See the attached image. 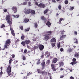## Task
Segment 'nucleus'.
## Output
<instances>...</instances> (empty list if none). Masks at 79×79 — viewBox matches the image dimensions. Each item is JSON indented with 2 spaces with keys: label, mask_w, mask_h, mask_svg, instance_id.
<instances>
[{
  "label": "nucleus",
  "mask_w": 79,
  "mask_h": 79,
  "mask_svg": "<svg viewBox=\"0 0 79 79\" xmlns=\"http://www.w3.org/2000/svg\"><path fill=\"white\" fill-rule=\"evenodd\" d=\"M10 18H11V21H12V17H11V15L10 14L7 15L6 17V20L7 21V23L10 26V30L11 32L14 31L13 28H11V26L12 25V21L10 20Z\"/></svg>",
  "instance_id": "nucleus-1"
},
{
  "label": "nucleus",
  "mask_w": 79,
  "mask_h": 79,
  "mask_svg": "<svg viewBox=\"0 0 79 79\" xmlns=\"http://www.w3.org/2000/svg\"><path fill=\"white\" fill-rule=\"evenodd\" d=\"M12 60V58L10 59L9 61V65L8 66L6 70V72L8 74L9 76H11V67L10 65L11 64Z\"/></svg>",
  "instance_id": "nucleus-2"
},
{
  "label": "nucleus",
  "mask_w": 79,
  "mask_h": 79,
  "mask_svg": "<svg viewBox=\"0 0 79 79\" xmlns=\"http://www.w3.org/2000/svg\"><path fill=\"white\" fill-rule=\"evenodd\" d=\"M35 4L36 5L38 6V7H41L42 8H45L46 6L45 4L41 3L39 4L37 2H35Z\"/></svg>",
  "instance_id": "nucleus-3"
},
{
  "label": "nucleus",
  "mask_w": 79,
  "mask_h": 79,
  "mask_svg": "<svg viewBox=\"0 0 79 79\" xmlns=\"http://www.w3.org/2000/svg\"><path fill=\"white\" fill-rule=\"evenodd\" d=\"M43 36H45L44 37V39L46 41L50 39L51 36L47 35V34L44 35Z\"/></svg>",
  "instance_id": "nucleus-4"
},
{
  "label": "nucleus",
  "mask_w": 79,
  "mask_h": 79,
  "mask_svg": "<svg viewBox=\"0 0 79 79\" xmlns=\"http://www.w3.org/2000/svg\"><path fill=\"white\" fill-rule=\"evenodd\" d=\"M31 9H25L24 11V12L25 14L28 15V14H30L31 13Z\"/></svg>",
  "instance_id": "nucleus-5"
},
{
  "label": "nucleus",
  "mask_w": 79,
  "mask_h": 79,
  "mask_svg": "<svg viewBox=\"0 0 79 79\" xmlns=\"http://www.w3.org/2000/svg\"><path fill=\"white\" fill-rule=\"evenodd\" d=\"M51 69L53 70V71H56L57 70V69L55 68V65L53 64H51Z\"/></svg>",
  "instance_id": "nucleus-6"
},
{
  "label": "nucleus",
  "mask_w": 79,
  "mask_h": 79,
  "mask_svg": "<svg viewBox=\"0 0 79 79\" xmlns=\"http://www.w3.org/2000/svg\"><path fill=\"white\" fill-rule=\"evenodd\" d=\"M38 47L40 50L42 51L44 48V46L42 44H39L38 46Z\"/></svg>",
  "instance_id": "nucleus-7"
},
{
  "label": "nucleus",
  "mask_w": 79,
  "mask_h": 79,
  "mask_svg": "<svg viewBox=\"0 0 79 79\" xmlns=\"http://www.w3.org/2000/svg\"><path fill=\"white\" fill-rule=\"evenodd\" d=\"M12 10L13 11L14 13H17V11H18V9L15 6H13L12 8Z\"/></svg>",
  "instance_id": "nucleus-8"
},
{
  "label": "nucleus",
  "mask_w": 79,
  "mask_h": 79,
  "mask_svg": "<svg viewBox=\"0 0 79 79\" xmlns=\"http://www.w3.org/2000/svg\"><path fill=\"white\" fill-rule=\"evenodd\" d=\"M41 65L42 67V69H44L45 67V61H43L41 63Z\"/></svg>",
  "instance_id": "nucleus-9"
},
{
  "label": "nucleus",
  "mask_w": 79,
  "mask_h": 79,
  "mask_svg": "<svg viewBox=\"0 0 79 79\" xmlns=\"http://www.w3.org/2000/svg\"><path fill=\"white\" fill-rule=\"evenodd\" d=\"M45 56H47V58H48L50 56V52H48V51H47L45 53Z\"/></svg>",
  "instance_id": "nucleus-10"
},
{
  "label": "nucleus",
  "mask_w": 79,
  "mask_h": 79,
  "mask_svg": "<svg viewBox=\"0 0 79 79\" xmlns=\"http://www.w3.org/2000/svg\"><path fill=\"white\" fill-rule=\"evenodd\" d=\"M10 44H11V40H8L5 42V44L8 45V46L10 45Z\"/></svg>",
  "instance_id": "nucleus-11"
},
{
  "label": "nucleus",
  "mask_w": 79,
  "mask_h": 79,
  "mask_svg": "<svg viewBox=\"0 0 79 79\" xmlns=\"http://www.w3.org/2000/svg\"><path fill=\"white\" fill-rule=\"evenodd\" d=\"M62 21H64V18H60L59 22H57V24H61V22Z\"/></svg>",
  "instance_id": "nucleus-12"
},
{
  "label": "nucleus",
  "mask_w": 79,
  "mask_h": 79,
  "mask_svg": "<svg viewBox=\"0 0 79 79\" xmlns=\"http://www.w3.org/2000/svg\"><path fill=\"white\" fill-rule=\"evenodd\" d=\"M66 35H62L60 37V40H63L64 38H65L66 37Z\"/></svg>",
  "instance_id": "nucleus-13"
},
{
  "label": "nucleus",
  "mask_w": 79,
  "mask_h": 79,
  "mask_svg": "<svg viewBox=\"0 0 79 79\" xmlns=\"http://www.w3.org/2000/svg\"><path fill=\"white\" fill-rule=\"evenodd\" d=\"M46 24L47 26H48L49 27H50L51 26V23H50L49 21H48L46 23Z\"/></svg>",
  "instance_id": "nucleus-14"
},
{
  "label": "nucleus",
  "mask_w": 79,
  "mask_h": 79,
  "mask_svg": "<svg viewBox=\"0 0 79 79\" xmlns=\"http://www.w3.org/2000/svg\"><path fill=\"white\" fill-rule=\"evenodd\" d=\"M52 32H53L52 31H46V34H47V35H52V34L51 33H52Z\"/></svg>",
  "instance_id": "nucleus-15"
},
{
  "label": "nucleus",
  "mask_w": 79,
  "mask_h": 79,
  "mask_svg": "<svg viewBox=\"0 0 79 79\" xmlns=\"http://www.w3.org/2000/svg\"><path fill=\"white\" fill-rule=\"evenodd\" d=\"M75 57L76 58H79V54L77 52H76L74 55Z\"/></svg>",
  "instance_id": "nucleus-16"
},
{
  "label": "nucleus",
  "mask_w": 79,
  "mask_h": 79,
  "mask_svg": "<svg viewBox=\"0 0 79 79\" xmlns=\"http://www.w3.org/2000/svg\"><path fill=\"white\" fill-rule=\"evenodd\" d=\"M59 67H61V66H63V65H64V63L63 62H60L59 63Z\"/></svg>",
  "instance_id": "nucleus-17"
},
{
  "label": "nucleus",
  "mask_w": 79,
  "mask_h": 79,
  "mask_svg": "<svg viewBox=\"0 0 79 79\" xmlns=\"http://www.w3.org/2000/svg\"><path fill=\"white\" fill-rule=\"evenodd\" d=\"M51 42H56V39L55 38H53L50 40Z\"/></svg>",
  "instance_id": "nucleus-18"
},
{
  "label": "nucleus",
  "mask_w": 79,
  "mask_h": 79,
  "mask_svg": "<svg viewBox=\"0 0 79 79\" xmlns=\"http://www.w3.org/2000/svg\"><path fill=\"white\" fill-rule=\"evenodd\" d=\"M31 15H35V11L31 9Z\"/></svg>",
  "instance_id": "nucleus-19"
},
{
  "label": "nucleus",
  "mask_w": 79,
  "mask_h": 79,
  "mask_svg": "<svg viewBox=\"0 0 79 79\" xmlns=\"http://www.w3.org/2000/svg\"><path fill=\"white\" fill-rule=\"evenodd\" d=\"M58 61V59L57 58H55L53 60V63H56Z\"/></svg>",
  "instance_id": "nucleus-20"
},
{
  "label": "nucleus",
  "mask_w": 79,
  "mask_h": 79,
  "mask_svg": "<svg viewBox=\"0 0 79 79\" xmlns=\"http://www.w3.org/2000/svg\"><path fill=\"white\" fill-rule=\"evenodd\" d=\"M41 74L42 75H44V76H45V75H46V74H47V72H46L45 71H42Z\"/></svg>",
  "instance_id": "nucleus-21"
},
{
  "label": "nucleus",
  "mask_w": 79,
  "mask_h": 79,
  "mask_svg": "<svg viewBox=\"0 0 79 79\" xmlns=\"http://www.w3.org/2000/svg\"><path fill=\"white\" fill-rule=\"evenodd\" d=\"M30 42V40H26L25 41L26 44H29Z\"/></svg>",
  "instance_id": "nucleus-22"
},
{
  "label": "nucleus",
  "mask_w": 79,
  "mask_h": 79,
  "mask_svg": "<svg viewBox=\"0 0 79 79\" xmlns=\"http://www.w3.org/2000/svg\"><path fill=\"white\" fill-rule=\"evenodd\" d=\"M73 39L74 40H76V41L74 42L75 44H79L78 42V40H77V39L76 38H73Z\"/></svg>",
  "instance_id": "nucleus-23"
},
{
  "label": "nucleus",
  "mask_w": 79,
  "mask_h": 79,
  "mask_svg": "<svg viewBox=\"0 0 79 79\" xmlns=\"http://www.w3.org/2000/svg\"><path fill=\"white\" fill-rule=\"evenodd\" d=\"M30 30V28L29 27L28 28L25 29L24 30V31L25 32H29V30Z\"/></svg>",
  "instance_id": "nucleus-24"
},
{
  "label": "nucleus",
  "mask_w": 79,
  "mask_h": 79,
  "mask_svg": "<svg viewBox=\"0 0 79 79\" xmlns=\"http://www.w3.org/2000/svg\"><path fill=\"white\" fill-rule=\"evenodd\" d=\"M12 16H13V17H14V18H19V15H13Z\"/></svg>",
  "instance_id": "nucleus-25"
},
{
  "label": "nucleus",
  "mask_w": 79,
  "mask_h": 79,
  "mask_svg": "<svg viewBox=\"0 0 79 79\" xmlns=\"http://www.w3.org/2000/svg\"><path fill=\"white\" fill-rule=\"evenodd\" d=\"M34 27L36 29H37V27H38V25L37 23H34Z\"/></svg>",
  "instance_id": "nucleus-26"
},
{
  "label": "nucleus",
  "mask_w": 79,
  "mask_h": 79,
  "mask_svg": "<svg viewBox=\"0 0 79 79\" xmlns=\"http://www.w3.org/2000/svg\"><path fill=\"white\" fill-rule=\"evenodd\" d=\"M29 19H28L27 18H25L24 19V21L25 23H27V22H29Z\"/></svg>",
  "instance_id": "nucleus-27"
},
{
  "label": "nucleus",
  "mask_w": 79,
  "mask_h": 79,
  "mask_svg": "<svg viewBox=\"0 0 79 79\" xmlns=\"http://www.w3.org/2000/svg\"><path fill=\"white\" fill-rule=\"evenodd\" d=\"M41 18L42 21H44V20H45V19H46L44 16H42L41 17Z\"/></svg>",
  "instance_id": "nucleus-28"
},
{
  "label": "nucleus",
  "mask_w": 79,
  "mask_h": 79,
  "mask_svg": "<svg viewBox=\"0 0 79 79\" xmlns=\"http://www.w3.org/2000/svg\"><path fill=\"white\" fill-rule=\"evenodd\" d=\"M48 9H47L45 10L44 12V14H46L48 12Z\"/></svg>",
  "instance_id": "nucleus-29"
},
{
  "label": "nucleus",
  "mask_w": 79,
  "mask_h": 79,
  "mask_svg": "<svg viewBox=\"0 0 79 79\" xmlns=\"http://www.w3.org/2000/svg\"><path fill=\"white\" fill-rule=\"evenodd\" d=\"M37 48H38V46H34L33 47L34 50H36V49H37Z\"/></svg>",
  "instance_id": "nucleus-30"
},
{
  "label": "nucleus",
  "mask_w": 79,
  "mask_h": 79,
  "mask_svg": "<svg viewBox=\"0 0 79 79\" xmlns=\"http://www.w3.org/2000/svg\"><path fill=\"white\" fill-rule=\"evenodd\" d=\"M37 71L39 74H42V71L40 70V69H38L37 70Z\"/></svg>",
  "instance_id": "nucleus-31"
},
{
  "label": "nucleus",
  "mask_w": 79,
  "mask_h": 79,
  "mask_svg": "<svg viewBox=\"0 0 79 79\" xmlns=\"http://www.w3.org/2000/svg\"><path fill=\"white\" fill-rule=\"evenodd\" d=\"M60 32H61V34L63 35L64 34V32H66V31L64 30H61L60 31Z\"/></svg>",
  "instance_id": "nucleus-32"
},
{
  "label": "nucleus",
  "mask_w": 79,
  "mask_h": 79,
  "mask_svg": "<svg viewBox=\"0 0 79 79\" xmlns=\"http://www.w3.org/2000/svg\"><path fill=\"white\" fill-rule=\"evenodd\" d=\"M21 44L23 45V46H24L26 44V43H25V41H22Z\"/></svg>",
  "instance_id": "nucleus-33"
},
{
  "label": "nucleus",
  "mask_w": 79,
  "mask_h": 79,
  "mask_svg": "<svg viewBox=\"0 0 79 79\" xmlns=\"http://www.w3.org/2000/svg\"><path fill=\"white\" fill-rule=\"evenodd\" d=\"M76 63H77L76 62H72L70 64H71L73 66V65H74V64H76Z\"/></svg>",
  "instance_id": "nucleus-34"
},
{
  "label": "nucleus",
  "mask_w": 79,
  "mask_h": 79,
  "mask_svg": "<svg viewBox=\"0 0 79 79\" xmlns=\"http://www.w3.org/2000/svg\"><path fill=\"white\" fill-rule=\"evenodd\" d=\"M40 59H39L38 60V61L37 62V65H39V64H40Z\"/></svg>",
  "instance_id": "nucleus-35"
},
{
  "label": "nucleus",
  "mask_w": 79,
  "mask_h": 79,
  "mask_svg": "<svg viewBox=\"0 0 79 79\" xmlns=\"http://www.w3.org/2000/svg\"><path fill=\"white\" fill-rule=\"evenodd\" d=\"M57 47L58 48H60V47H61V44H60V43H58L57 44Z\"/></svg>",
  "instance_id": "nucleus-36"
},
{
  "label": "nucleus",
  "mask_w": 79,
  "mask_h": 79,
  "mask_svg": "<svg viewBox=\"0 0 79 79\" xmlns=\"http://www.w3.org/2000/svg\"><path fill=\"white\" fill-rule=\"evenodd\" d=\"M76 61V59L75 58H74L72 60V61L73 62H74L75 63H77V62Z\"/></svg>",
  "instance_id": "nucleus-37"
},
{
  "label": "nucleus",
  "mask_w": 79,
  "mask_h": 79,
  "mask_svg": "<svg viewBox=\"0 0 79 79\" xmlns=\"http://www.w3.org/2000/svg\"><path fill=\"white\" fill-rule=\"evenodd\" d=\"M22 59H23V60H26V57L24 56V55H22Z\"/></svg>",
  "instance_id": "nucleus-38"
},
{
  "label": "nucleus",
  "mask_w": 79,
  "mask_h": 79,
  "mask_svg": "<svg viewBox=\"0 0 79 79\" xmlns=\"http://www.w3.org/2000/svg\"><path fill=\"white\" fill-rule=\"evenodd\" d=\"M25 38V37L24 35H22L21 37V39L22 40H24Z\"/></svg>",
  "instance_id": "nucleus-39"
},
{
  "label": "nucleus",
  "mask_w": 79,
  "mask_h": 79,
  "mask_svg": "<svg viewBox=\"0 0 79 79\" xmlns=\"http://www.w3.org/2000/svg\"><path fill=\"white\" fill-rule=\"evenodd\" d=\"M50 61L49 60H47L46 62V64H50Z\"/></svg>",
  "instance_id": "nucleus-40"
},
{
  "label": "nucleus",
  "mask_w": 79,
  "mask_h": 79,
  "mask_svg": "<svg viewBox=\"0 0 79 79\" xmlns=\"http://www.w3.org/2000/svg\"><path fill=\"white\" fill-rule=\"evenodd\" d=\"M69 10L70 11H72V10H74V7H70V8L69 9Z\"/></svg>",
  "instance_id": "nucleus-41"
},
{
  "label": "nucleus",
  "mask_w": 79,
  "mask_h": 79,
  "mask_svg": "<svg viewBox=\"0 0 79 79\" xmlns=\"http://www.w3.org/2000/svg\"><path fill=\"white\" fill-rule=\"evenodd\" d=\"M73 34L74 35H77V32L76 31H74L73 32Z\"/></svg>",
  "instance_id": "nucleus-42"
},
{
  "label": "nucleus",
  "mask_w": 79,
  "mask_h": 79,
  "mask_svg": "<svg viewBox=\"0 0 79 79\" xmlns=\"http://www.w3.org/2000/svg\"><path fill=\"white\" fill-rule=\"evenodd\" d=\"M51 45L52 46V47H54L55 46V43H51Z\"/></svg>",
  "instance_id": "nucleus-43"
},
{
  "label": "nucleus",
  "mask_w": 79,
  "mask_h": 79,
  "mask_svg": "<svg viewBox=\"0 0 79 79\" xmlns=\"http://www.w3.org/2000/svg\"><path fill=\"white\" fill-rule=\"evenodd\" d=\"M58 8L59 10H61V5H59V6H58Z\"/></svg>",
  "instance_id": "nucleus-44"
},
{
  "label": "nucleus",
  "mask_w": 79,
  "mask_h": 79,
  "mask_svg": "<svg viewBox=\"0 0 79 79\" xmlns=\"http://www.w3.org/2000/svg\"><path fill=\"white\" fill-rule=\"evenodd\" d=\"M8 44H6L4 45V48H8Z\"/></svg>",
  "instance_id": "nucleus-45"
},
{
  "label": "nucleus",
  "mask_w": 79,
  "mask_h": 79,
  "mask_svg": "<svg viewBox=\"0 0 79 79\" xmlns=\"http://www.w3.org/2000/svg\"><path fill=\"white\" fill-rule=\"evenodd\" d=\"M72 50L73 49H72L70 48L68 50V52H71Z\"/></svg>",
  "instance_id": "nucleus-46"
},
{
  "label": "nucleus",
  "mask_w": 79,
  "mask_h": 79,
  "mask_svg": "<svg viewBox=\"0 0 79 79\" xmlns=\"http://www.w3.org/2000/svg\"><path fill=\"white\" fill-rule=\"evenodd\" d=\"M19 28L21 29V30H23V26H19Z\"/></svg>",
  "instance_id": "nucleus-47"
},
{
  "label": "nucleus",
  "mask_w": 79,
  "mask_h": 79,
  "mask_svg": "<svg viewBox=\"0 0 79 79\" xmlns=\"http://www.w3.org/2000/svg\"><path fill=\"white\" fill-rule=\"evenodd\" d=\"M5 26L4 24H2V25H1L0 27L1 28H3V27H5Z\"/></svg>",
  "instance_id": "nucleus-48"
},
{
  "label": "nucleus",
  "mask_w": 79,
  "mask_h": 79,
  "mask_svg": "<svg viewBox=\"0 0 79 79\" xmlns=\"http://www.w3.org/2000/svg\"><path fill=\"white\" fill-rule=\"evenodd\" d=\"M64 3L65 4L67 5V4L68 3V0H66L65 1Z\"/></svg>",
  "instance_id": "nucleus-49"
},
{
  "label": "nucleus",
  "mask_w": 79,
  "mask_h": 79,
  "mask_svg": "<svg viewBox=\"0 0 79 79\" xmlns=\"http://www.w3.org/2000/svg\"><path fill=\"white\" fill-rule=\"evenodd\" d=\"M11 32L12 35L13 36H15V32H14V31H11Z\"/></svg>",
  "instance_id": "nucleus-50"
},
{
  "label": "nucleus",
  "mask_w": 79,
  "mask_h": 79,
  "mask_svg": "<svg viewBox=\"0 0 79 79\" xmlns=\"http://www.w3.org/2000/svg\"><path fill=\"white\" fill-rule=\"evenodd\" d=\"M28 5L29 6H31V5H31V2H28Z\"/></svg>",
  "instance_id": "nucleus-51"
},
{
  "label": "nucleus",
  "mask_w": 79,
  "mask_h": 79,
  "mask_svg": "<svg viewBox=\"0 0 79 79\" xmlns=\"http://www.w3.org/2000/svg\"><path fill=\"white\" fill-rule=\"evenodd\" d=\"M27 3V2H25L23 3V5H26Z\"/></svg>",
  "instance_id": "nucleus-52"
},
{
  "label": "nucleus",
  "mask_w": 79,
  "mask_h": 79,
  "mask_svg": "<svg viewBox=\"0 0 79 79\" xmlns=\"http://www.w3.org/2000/svg\"><path fill=\"white\" fill-rule=\"evenodd\" d=\"M7 10L6 9H5L4 10V13H6V12H7Z\"/></svg>",
  "instance_id": "nucleus-53"
},
{
  "label": "nucleus",
  "mask_w": 79,
  "mask_h": 79,
  "mask_svg": "<svg viewBox=\"0 0 79 79\" xmlns=\"http://www.w3.org/2000/svg\"><path fill=\"white\" fill-rule=\"evenodd\" d=\"M12 58H14L15 56V55L14 54H12Z\"/></svg>",
  "instance_id": "nucleus-54"
},
{
  "label": "nucleus",
  "mask_w": 79,
  "mask_h": 79,
  "mask_svg": "<svg viewBox=\"0 0 79 79\" xmlns=\"http://www.w3.org/2000/svg\"><path fill=\"white\" fill-rule=\"evenodd\" d=\"M19 42V39H17L15 42V43H17V42Z\"/></svg>",
  "instance_id": "nucleus-55"
},
{
  "label": "nucleus",
  "mask_w": 79,
  "mask_h": 79,
  "mask_svg": "<svg viewBox=\"0 0 79 79\" xmlns=\"http://www.w3.org/2000/svg\"><path fill=\"white\" fill-rule=\"evenodd\" d=\"M3 74V71L1 70V72L0 73V75H2Z\"/></svg>",
  "instance_id": "nucleus-56"
},
{
  "label": "nucleus",
  "mask_w": 79,
  "mask_h": 79,
  "mask_svg": "<svg viewBox=\"0 0 79 79\" xmlns=\"http://www.w3.org/2000/svg\"><path fill=\"white\" fill-rule=\"evenodd\" d=\"M27 50L26 49L24 51V53H27Z\"/></svg>",
  "instance_id": "nucleus-57"
},
{
  "label": "nucleus",
  "mask_w": 79,
  "mask_h": 79,
  "mask_svg": "<svg viewBox=\"0 0 79 79\" xmlns=\"http://www.w3.org/2000/svg\"><path fill=\"white\" fill-rule=\"evenodd\" d=\"M52 3H56V1H55V0H52Z\"/></svg>",
  "instance_id": "nucleus-58"
},
{
  "label": "nucleus",
  "mask_w": 79,
  "mask_h": 79,
  "mask_svg": "<svg viewBox=\"0 0 79 79\" xmlns=\"http://www.w3.org/2000/svg\"><path fill=\"white\" fill-rule=\"evenodd\" d=\"M70 79H74V78L73 77L71 76L70 77Z\"/></svg>",
  "instance_id": "nucleus-59"
},
{
  "label": "nucleus",
  "mask_w": 79,
  "mask_h": 79,
  "mask_svg": "<svg viewBox=\"0 0 79 79\" xmlns=\"http://www.w3.org/2000/svg\"><path fill=\"white\" fill-rule=\"evenodd\" d=\"M23 79H27V77H24L23 78Z\"/></svg>",
  "instance_id": "nucleus-60"
},
{
  "label": "nucleus",
  "mask_w": 79,
  "mask_h": 79,
  "mask_svg": "<svg viewBox=\"0 0 79 79\" xmlns=\"http://www.w3.org/2000/svg\"><path fill=\"white\" fill-rule=\"evenodd\" d=\"M60 50L61 51V52H63V48H61L60 49Z\"/></svg>",
  "instance_id": "nucleus-61"
},
{
  "label": "nucleus",
  "mask_w": 79,
  "mask_h": 79,
  "mask_svg": "<svg viewBox=\"0 0 79 79\" xmlns=\"http://www.w3.org/2000/svg\"><path fill=\"white\" fill-rule=\"evenodd\" d=\"M31 73L29 72V73L27 74V76H30V75H31Z\"/></svg>",
  "instance_id": "nucleus-62"
},
{
  "label": "nucleus",
  "mask_w": 79,
  "mask_h": 79,
  "mask_svg": "<svg viewBox=\"0 0 79 79\" xmlns=\"http://www.w3.org/2000/svg\"><path fill=\"white\" fill-rule=\"evenodd\" d=\"M65 12V9H63L62 10L63 13H64Z\"/></svg>",
  "instance_id": "nucleus-63"
},
{
  "label": "nucleus",
  "mask_w": 79,
  "mask_h": 79,
  "mask_svg": "<svg viewBox=\"0 0 79 79\" xmlns=\"http://www.w3.org/2000/svg\"><path fill=\"white\" fill-rule=\"evenodd\" d=\"M41 56V58H44V55H42Z\"/></svg>",
  "instance_id": "nucleus-64"
}]
</instances>
